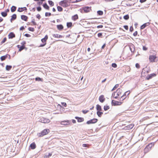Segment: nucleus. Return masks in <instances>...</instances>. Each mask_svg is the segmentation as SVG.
<instances>
[{
    "mask_svg": "<svg viewBox=\"0 0 158 158\" xmlns=\"http://www.w3.org/2000/svg\"><path fill=\"white\" fill-rule=\"evenodd\" d=\"M123 92V90L122 89L118 88L115 92L112 94V97L116 99L121 95Z\"/></svg>",
    "mask_w": 158,
    "mask_h": 158,
    "instance_id": "f257e3e1",
    "label": "nucleus"
},
{
    "mask_svg": "<svg viewBox=\"0 0 158 158\" xmlns=\"http://www.w3.org/2000/svg\"><path fill=\"white\" fill-rule=\"evenodd\" d=\"M149 60L151 63L157 62L158 61V57L156 55H150L149 56Z\"/></svg>",
    "mask_w": 158,
    "mask_h": 158,
    "instance_id": "f03ea898",
    "label": "nucleus"
},
{
    "mask_svg": "<svg viewBox=\"0 0 158 158\" xmlns=\"http://www.w3.org/2000/svg\"><path fill=\"white\" fill-rule=\"evenodd\" d=\"M59 4L64 7H66L69 6V2L67 0L61 1L59 3Z\"/></svg>",
    "mask_w": 158,
    "mask_h": 158,
    "instance_id": "7ed1b4c3",
    "label": "nucleus"
},
{
    "mask_svg": "<svg viewBox=\"0 0 158 158\" xmlns=\"http://www.w3.org/2000/svg\"><path fill=\"white\" fill-rule=\"evenodd\" d=\"M154 145L153 143H151L147 145L144 149V153L146 154L151 149L152 147Z\"/></svg>",
    "mask_w": 158,
    "mask_h": 158,
    "instance_id": "20e7f679",
    "label": "nucleus"
},
{
    "mask_svg": "<svg viewBox=\"0 0 158 158\" xmlns=\"http://www.w3.org/2000/svg\"><path fill=\"white\" fill-rule=\"evenodd\" d=\"M130 93V91H128L126 92L123 94L120 98V101H123L125 99L127 98H128L129 97V95Z\"/></svg>",
    "mask_w": 158,
    "mask_h": 158,
    "instance_id": "39448f33",
    "label": "nucleus"
},
{
    "mask_svg": "<svg viewBox=\"0 0 158 158\" xmlns=\"http://www.w3.org/2000/svg\"><path fill=\"white\" fill-rule=\"evenodd\" d=\"M81 11H84V12L87 13L90 12L92 10L91 7L85 6L83 7L81 9Z\"/></svg>",
    "mask_w": 158,
    "mask_h": 158,
    "instance_id": "423d86ee",
    "label": "nucleus"
},
{
    "mask_svg": "<svg viewBox=\"0 0 158 158\" xmlns=\"http://www.w3.org/2000/svg\"><path fill=\"white\" fill-rule=\"evenodd\" d=\"M48 39V36L47 35L45 36L44 38L41 39V42L43 43L40 45V47H43L46 44V40Z\"/></svg>",
    "mask_w": 158,
    "mask_h": 158,
    "instance_id": "0eeeda50",
    "label": "nucleus"
},
{
    "mask_svg": "<svg viewBox=\"0 0 158 158\" xmlns=\"http://www.w3.org/2000/svg\"><path fill=\"white\" fill-rule=\"evenodd\" d=\"M122 101H118L114 100H112V104L113 106H120L121 105L123 102Z\"/></svg>",
    "mask_w": 158,
    "mask_h": 158,
    "instance_id": "6e6552de",
    "label": "nucleus"
},
{
    "mask_svg": "<svg viewBox=\"0 0 158 158\" xmlns=\"http://www.w3.org/2000/svg\"><path fill=\"white\" fill-rule=\"evenodd\" d=\"M156 76V73H152L148 75L145 78V79L149 80L152 79L153 77H155Z\"/></svg>",
    "mask_w": 158,
    "mask_h": 158,
    "instance_id": "1a4fd4ad",
    "label": "nucleus"
},
{
    "mask_svg": "<svg viewBox=\"0 0 158 158\" xmlns=\"http://www.w3.org/2000/svg\"><path fill=\"white\" fill-rule=\"evenodd\" d=\"M98 121V119L96 118H93L91 119L86 122V123L88 124H94L96 123Z\"/></svg>",
    "mask_w": 158,
    "mask_h": 158,
    "instance_id": "9d476101",
    "label": "nucleus"
},
{
    "mask_svg": "<svg viewBox=\"0 0 158 158\" xmlns=\"http://www.w3.org/2000/svg\"><path fill=\"white\" fill-rule=\"evenodd\" d=\"M50 131L48 129H45L43 130L41 132L40 136H43L47 134L50 132Z\"/></svg>",
    "mask_w": 158,
    "mask_h": 158,
    "instance_id": "9b49d317",
    "label": "nucleus"
},
{
    "mask_svg": "<svg viewBox=\"0 0 158 158\" xmlns=\"http://www.w3.org/2000/svg\"><path fill=\"white\" fill-rule=\"evenodd\" d=\"M60 123L62 125H68L69 124L70 121L69 120H66L62 121L60 122Z\"/></svg>",
    "mask_w": 158,
    "mask_h": 158,
    "instance_id": "f8f14e48",
    "label": "nucleus"
},
{
    "mask_svg": "<svg viewBox=\"0 0 158 158\" xmlns=\"http://www.w3.org/2000/svg\"><path fill=\"white\" fill-rule=\"evenodd\" d=\"M40 121L43 123H48L50 122V120L48 119L42 118H41Z\"/></svg>",
    "mask_w": 158,
    "mask_h": 158,
    "instance_id": "ddd939ff",
    "label": "nucleus"
},
{
    "mask_svg": "<svg viewBox=\"0 0 158 158\" xmlns=\"http://www.w3.org/2000/svg\"><path fill=\"white\" fill-rule=\"evenodd\" d=\"M69 37L70 39H71L73 41H74L76 39V35L74 34H71L69 35Z\"/></svg>",
    "mask_w": 158,
    "mask_h": 158,
    "instance_id": "4468645a",
    "label": "nucleus"
},
{
    "mask_svg": "<svg viewBox=\"0 0 158 158\" xmlns=\"http://www.w3.org/2000/svg\"><path fill=\"white\" fill-rule=\"evenodd\" d=\"M15 34L13 32H10L8 35V38L9 39H12L15 37Z\"/></svg>",
    "mask_w": 158,
    "mask_h": 158,
    "instance_id": "2eb2a0df",
    "label": "nucleus"
},
{
    "mask_svg": "<svg viewBox=\"0 0 158 158\" xmlns=\"http://www.w3.org/2000/svg\"><path fill=\"white\" fill-rule=\"evenodd\" d=\"M150 24L149 22H148L144 23L140 27V29L141 30L143 29L146 26H148Z\"/></svg>",
    "mask_w": 158,
    "mask_h": 158,
    "instance_id": "dca6fc26",
    "label": "nucleus"
},
{
    "mask_svg": "<svg viewBox=\"0 0 158 158\" xmlns=\"http://www.w3.org/2000/svg\"><path fill=\"white\" fill-rule=\"evenodd\" d=\"M99 99L100 102L102 103L105 101V98L104 95H101L99 97Z\"/></svg>",
    "mask_w": 158,
    "mask_h": 158,
    "instance_id": "f3484780",
    "label": "nucleus"
},
{
    "mask_svg": "<svg viewBox=\"0 0 158 158\" xmlns=\"http://www.w3.org/2000/svg\"><path fill=\"white\" fill-rule=\"evenodd\" d=\"M75 118L76 119H77V122H82L84 120V118H82V117H75Z\"/></svg>",
    "mask_w": 158,
    "mask_h": 158,
    "instance_id": "a211bd4d",
    "label": "nucleus"
},
{
    "mask_svg": "<svg viewBox=\"0 0 158 158\" xmlns=\"http://www.w3.org/2000/svg\"><path fill=\"white\" fill-rule=\"evenodd\" d=\"M17 48L19 49V51H21L22 50L24 49L25 48V45L20 46V45H18L17 46Z\"/></svg>",
    "mask_w": 158,
    "mask_h": 158,
    "instance_id": "6ab92c4d",
    "label": "nucleus"
},
{
    "mask_svg": "<svg viewBox=\"0 0 158 158\" xmlns=\"http://www.w3.org/2000/svg\"><path fill=\"white\" fill-rule=\"evenodd\" d=\"M27 8L26 7L19 8L18 11L19 12H22L23 11L27 10Z\"/></svg>",
    "mask_w": 158,
    "mask_h": 158,
    "instance_id": "aec40b11",
    "label": "nucleus"
},
{
    "mask_svg": "<svg viewBox=\"0 0 158 158\" xmlns=\"http://www.w3.org/2000/svg\"><path fill=\"white\" fill-rule=\"evenodd\" d=\"M11 19L10 20L11 22H12V21L16 19L17 15L15 14H14L11 16Z\"/></svg>",
    "mask_w": 158,
    "mask_h": 158,
    "instance_id": "412c9836",
    "label": "nucleus"
},
{
    "mask_svg": "<svg viewBox=\"0 0 158 158\" xmlns=\"http://www.w3.org/2000/svg\"><path fill=\"white\" fill-rule=\"evenodd\" d=\"M130 50L132 52H133L135 51V46H134L132 44H131V45H130Z\"/></svg>",
    "mask_w": 158,
    "mask_h": 158,
    "instance_id": "4be33fe9",
    "label": "nucleus"
},
{
    "mask_svg": "<svg viewBox=\"0 0 158 158\" xmlns=\"http://www.w3.org/2000/svg\"><path fill=\"white\" fill-rule=\"evenodd\" d=\"M57 28L59 30H61L64 28V27L62 25H57Z\"/></svg>",
    "mask_w": 158,
    "mask_h": 158,
    "instance_id": "5701e85b",
    "label": "nucleus"
},
{
    "mask_svg": "<svg viewBox=\"0 0 158 158\" xmlns=\"http://www.w3.org/2000/svg\"><path fill=\"white\" fill-rule=\"evenodd\" d=\"M21 18L23 20L25 21H27L28 17L26 16L23 15L21 16Z\"/></svg>",
    "mask_w": 158,
    "mask_h": 158,
    "instance_id": "b1692460",
    "label": "nucleus"
},
{
    "mask_svg": "<svg viewBox=\"0 0 158 158\" xmlns=\"http://www.w3.org/2000/svg\"><path fill=\"white\" fill-rule=\"evenodd\" d=\"M72 19L73 21H75L78 19V17L77 15H75L72 17Z\"/></svg>",
    "mask_w": 158,
    "mask_h": 158,
    "instance_id": "393cba45",
    "label": "nucleus"
},
{
    "mask_svg": "<svg viewBox=\"0 0 158 158\" xmlns=\"http://www.w3.org/2000/svg\"><path fill=\"white\" fill-rule=\"evenodd\" d=\"M30 147L32 149H34L36 148L35 144L34 143H32L30 144Z\"/></svg>",
    "mask_w": 158,
    "mask_h": 158,
    "instance_id": "a878e982",
    "label": "nucleus"
},
{
    "mask_svg": "<svg viewBox=\"0 0 158 158\" xmlns=\"http://www.w3.org/2000/svg\"><path fill=\"white\" fill-rule=\"evenodd\" d=\"M53 36L54 37L57 38H61L62 37V35L57 34H53Z\"/></svg>",
    "mask_w": 158,
    "mask_h": 158,
    "instance_id": "bb28decb",
    "label": "nucleus"
},
{
    "mask_svg": "<svg viewBox=\"0 0 158 158\" xmlns=\"http://www.w3.org/2000/svg\"><path fill=\"white\" fill-rule=\"evenodd\" d=\"M57 8L58 11L59 12H61L63 10V8L60 6H57Z\"/></svg>",
    "mask_w": 158,
    "mask_h": 158,
    "instance_id": "cd10ccee",
    "label": "nucleus"
},
{
    "mask_svg": "<svg viewBox=\"0 0 158 158\" xmlns=\"http://www.w3.org/2000/svg\"><path fill=\"white\" fill-rule=\"evenodd\" d=\"M96 106V108L97 110H98V111H100L102 110V108L101 106L99 105H97Z\"/></svg>",
    "mask_w": 158,
    "mask_h": 158,
    "instance_id": "c85d7f7f",
    "label": "nucleus"
},
{
    "mask_svg": "<svg viewBox=\"0 0 158 158\" xmlns=\"http://www.w3.org/2000/svg\"><path fill=\"white\" fill-rule=\"evenodd\" d=\"M1 14L2 15L3 17H6L7 15V13H6V12H2L1 13Z\"/></svg>",
    "mask_w": 158,
    "mask_h": 158,
    "instance_id": "c756f323",
    "label": "nucleus"
},
{
    "mask_svg": "<svg viewBox=\"0 0 158 158\" xmlns=\"http://www.w3.org/2000/svg\"><path fill=\"white\" fill-rule=\"evenodd\" d=\"M43 6L45 9L48 10H49V7L46 3L44 4L43 5Z\"/></svg>",
    "mask_w": 158,
    "mask_h": 158,
    "instance_id": "7c9ffc66",
    "label": "nucleus"
},
{
    "mask_svg": "<svg viewBox=\"0 0 158 158\" xmlns=\"http://www.w3.org/2000/svg\"><path fill=\"white\" fill-rule=\"evenodd\" d=\"M12 67L11 65H7L6 66V70H7V71H9L10 70V69H11Z\"/></svg>",
    "mask_w": 158,
    "mask_h": 158,
    "instance_id": "2f4dec72",
    "label": "nucleus"
},
{
    "mask_svg": "<svg viewBox=\"0 0 158 158\" xmlns=\"http://www.w3.org/2000/svg\"><path fill=\"white\" fill-rule=\"evenodd\" d=\"M16 7L14 6H13L11 8V10L12 12H14L16 10Z\"/></svg>",
    "mask_w": 158,
    "mask_h": 158,
    "instance_id": "473e14b6",
    "label": "nucleus"
},
{
    "mask_svg": "<svg viewBox=\"0 0 158 158\" xmlns=\"http://www.w3.org/2000/svg\"><path fill=\"white\" fill-rule=\"evenodd\" d=\"M48 4L51 6H53L54 5V2L52 1L49 0L48 1Z\"/></svg>",
    "mask_w": 158,
    "mask_h": 158,
    "instance_id": "72a5a7b5",
    "label": "nucleus"
},
{
    "mask_svg": "<svg viewBox=\"0 0 158 158\" xmlns=\"http://www.w3.org/2000/svg\"><path fill=\"white\" fill-rule=\"evenodd\" d=\"M123 18L124 19L126 20H128L129 18V15H127L124 16L123 17Z\"/></svg>",
    "mask_w": 158,
    "mask_h": 158,
    "instance_id": "f704fd0d",
    "label": "nucleus"
},
{
    "mask_svg": "<svg viewBox=\"0 0 158 158\" xmlns=\"http://www.w3.org/2000/svg\"><path fill=\"white\" fill-rule=\"evenodd\" d=\"M72 26V22H68L67 23V26L68 27H71Z\"/></svg>",
    "mask_w": 158,
    "mask_h": 158,
    "instance_id": "c9c22d12",
    "label": "nucleus"
},
{
    "mask_svg": "<svg viewBox=\"0 0 158 158\" xmlns=\"http://www.w3.org/2000/svg\"><path fill=\"white\" fill-rule=\"evenodd\" d=\"M97 14L99 15H103V12L102 11L98 10L97 11Z\"/></svg>",
    "mask_w": 158,
    "mask_h": 158,
    "instance_id": "e433bc0d",
    "label": "nucleus"
},
{
    "mask_svg": "<svg viewBox=\"0 0 158 158\" xmlns=\"http://www.w3.org/2000/svg\"><path fill=\"white\" fill-rule=\"evenodd\" d=\"M109 108L110 107L109 106L107 105H105L104 107V109L105 111L108 110V109H109Z\"/></svg>",
    "mask_w": 158,
    "mask_h": 158,
    "instance_id": "4c0bfd02",
    "label": "nucleus"
},
{
    "mask_svg": "<svg viewBox=\"0 0 158 158\" xmlns=\"http://www.w3.org/2000/svg\"><path fill=\"white\" fill-rule=\"evenodd\" d=\"M97 114L99 117H101L103 114V113L100 111H98L97 112Z\"/></svg>",
    "mask_w": 158,
    "mask_h": 158,
    "instance_id": "58836bf2",
    "label": "nucleus"
},
{
    "mask_svg": "<svg viewBox=\"0 0 158 158\" xmlns=\"http://www.w3.org/2000/svg\"><path fill=\"white\" fill-rule=\"evenodd\" d=\"M7 56H3L1 57V59L2 61H3L5 60L6 59V58Z\"/></svg>",
    "mask_w": 158,
    "mask_h": 158,
    "instance_id": "ea45409f",
    "label": "nucleus"
},
{
    "mask_svg": "<svg viewBox=\"0 0 158 158\" xmlns=\"http://www.w3.org/2000/svg\"><path fill=\"white\" fill-rule=\"evenodd\" d=\"M119 86V85L118 84H117L115 85L114 87L113 88L112 90H115L116 89H117Z\"/></svg>",
    "mask_w": 158,
    "mask_h": 158,
    "instance_id": "a19ab883",
    "label": "nucleus"
},
{
    "mask_svg": "<svg viewBox=\"0 0 158 158\" xmlns=\"http://www.w3.org/2000/svg\"><path fill=\"white\" fill-rule=\"evenodd\" d=\"M28 30L29 31H34V28L32 27H29L28 28Z\"/></svg>",
    "mask_w": 158,
    "mask_h": 158,
    "instance_id": "79ce46f5",
    "label": "nucleus"
},
{
    "mask_svg": "<svg viewBox=\"0 0 158 158\" xmlns=\"http://www.w3.org/2000/svg\"><path fill=\"white\" fill-rule=\"evenodd\" d=\"M134 126V125L133 124H131L129 125H128L127 127L128 128H130V129L132 128Z\"/></svg>",
    "mask_w": 158,
    "mask_h": 158,
    "instance_id": "37998d69",
    "label": "nucleus"
},
{
    "mask_svg": "<svg viewBox=\"0 0 158 158\" xmlns=\"http://www.w3.org/2000/svg\"><path fill=\"white\" fill-rule=\"evenodd\" d=\"M45 15L46 16H50L51 15V14L50 13L46 12Z\"/></svg>",
    "mask_w": 158,
    "mask_h": 158,
    "instance_id": "c03bdc74",
    "label": "nucleus"
},
{
    "mask_svg": "<svg viewBox=\"0 0 158 158\" xmlns=\"http://www.w3.org/2000/svg\"><path fill=\"white\" fill-rule=\"evenodd\" d=\"M140 65L139 63L135 64V67L137 69H139L140 68Z\"/></svg>",
    "mask_w": 158,
    "mask_h": 158,
    "instance_id": "a18cd8bd",
    "label": "nucleus"
},
{
    "mask_svg": "<svg viewBox=\"0 0 158 158\" xmlns=\"http://www.w3.org/2000/svg\"><path fill=\"white\" fill-rule=\"evenodd\" d=\"M112 66L113 68H115L117 67V65L116 64H115V63H113L112 64Z\"/></svg>",
    "mask_w": 158,
    "mask_h": 158,
    "instance_id": "49530a36",
    "label": "nucleus"
},
{
    "mask_svg": "<svg viewBox=\"0 0 158 158\" xmlns=\"http://www.w3.org/2000/svg\"><path fill=\"white\" fill-rule=\"evenodd\" d=\"M89 112L88 110H82V113L84 114H85Z\"/></svg>",
    "mask_w": 158,
    "mask_h": 158,
    "instance_id": "de8ad7c7",
    "label": "nucleus"
},
{
    "mask_svg": "<svg viewBox=\"0 0 158 158\" xmlns=\"http://www.w3.org/2000/svg\"><path fill=\"white\" fill-rule=\"evenodd\" d=\"M6 37L4 38L2 40L1 42L2 44H3L5 43L6 40Z\"/></svg>",
    "mask_w": 158,
    "mask_h": 158,
    "instance_id": "09e8293b",
    "label": "nucleus"
},
{
    "mask_svg": "<svg viewBox=\"0 0 158 158\" xmlns=\"http://www.w3.org/2000/svg\"><path fill=\"white\" fill-rule=\"evenodd\" d=\"M102 33H99L98 34V36L99 37H102Z\"/></svg>",
    "mask_w": 158,
    "mask_h": 158,
    "instance_id": "8fccbe9b",
    "label": "nucleus"
},
{
    "mask_svg": "<svg viewBox=\"0 0 158 158\" xmlns=\"http://www.w3.org/2000/svg\"><path fill=\"white\" fill-rule=\"evenodd\" d=\"M82 146L84 147H89V145L86 144H83Z\"/></svg>",
    "mask_w": 158,
    "mask_h": 158,
    "instance_id": "3c124183",
    "label": "nucleus"
},
{
    "mask_svg": "<svg viewBox=\"0 0 158 158\" xmlns=\"http://www.w3.org/2000/svg\"><path fill=\"white\" fill-rule=\"evenodd\" d=\"M138 34V32L137 31H135L133 34V35L134 36H137V35Z\"/></svg>",
    "mask_w": 158,
    "mask_h": 158,
    "instance_id": "603ef678",
    "label": "nucleus"
},
{
    "mask_svg": "<svg viewBox=\"0 0 158 158\" xmlns=\"http://www.w3.org/2000/svg\"><path fill=\"white\" fill-rule=\"evenodd\" d=\"M133 30H134V29H133V28L132 26L130 27V31L131 32H132V31H133Z\"/></svg>",
    "mask_w": 158,
    "mask_h": 158,
    "instance_id": "864d4df0",
    "label": "nucleus"
},
{
    "mask_svg": "<svg viewBox=\"0 0 158 158\" xmlns=\"http://www.w3.org/2000/svg\"><path fill=\"white\" fill-rule=\"evenodd\" d=\"M61 104L63 106H64L65 107H66L67 106V104L65 102H62Z\"/></svg>",
    "mask_w": 158,
    "mask_h": 158,
    "instance_id": "5fc2aeb1",
    "label": "nucleus"
},
{
    "mask_svg": "<svg viewBox=\"0 0 158 158\" xmlns=\"http://www.w3.org/2000/svg\"><path fill=\"white\" fill-rule=\"evenodd\" d=\"M123 27H124V28L126 30H127L128 29V26L125 25V26H124Z\"/></svg>",
    "mask_w": 158,
    "mask_h": 158,
    "instance_id": "6e6d98bb",
    "label": "nucleus"
},
{
    "mask_svg": "<svg viewBox=\"0 0 158 158\" xmlns=\"http://www.w3.org/2000/svg\"><path fill=\"white\" fill-rule=\"evenodd\" d=\"M143 50L146 51L148 49V48L145 46H143Z\"/></svg>",
    "mask_w": 158,
    "mask_h": 158,
    "instance_id": "4d7b16f0",
    "label": "nucleus"
},
{
    "mask_svg": "<svg viewBox=\"0 0 158 158\" xmlns=\"http://www.w3.org/2000/svg\"><path fill=\"white\" fill-rule=\"evenodd\" d=\"M24 36L27 37H30L31 36V35L28 34H26L24 35Z\"/></svg>",
    "mask_w": 158,
    "mask_h": 158,
    "instance_id": "13d9d810",
    "label": "nucleus"
},
{
    "mask_svg": "<svg viewBox=\"0 0 158 158\" xmlns=\"http://www.w3.org/2000/svg\"><path fill=\"white\" fill-rule=\"evenodd\" d=\"M26 44V42L25 41H23L21 43V44L22 45H25Z\"/></svg>",
    "mask_w": 158,
    "mask_h": 158,
    "instance_id": "bf43d9fd",
    "label": "nucleus"
},
{
    "mask_svg": "<svg viewBox=\"0 0 158 158\" xmlns=\"http://www.w3.org/2000/svg\"><path fill=\"white\" fill-rule=\"evenodd\" d=\"M103 27V25H99V26H97V27L98 28H102Z\"/></svg>",
    "mask_w": 158,
    "mask_h": 158,
    "instance_id": "052dcab7",
    "label": "nucleus"
},
{
    "mask_svg": "<svg viewBox=\"0 0 158 158\" xmlns=\"http://www.w3.org/2000/svg\"><path fill=\"white\" fill-rule=\"evenodd\" d=\"M24 29H25V28L23 26H22V27H21L20 28V30H23Z\"/></svg>",
    "mask_w": 158,
    "mask_h": 158,
    "instance_id": "680f3d73",
    "label": "nucleus"
},
{
    "mask_svg": "<svg viewBox=\"0 0 158 158\" xmlns=\"http://www.w3.org/2000/svg\"><path fill=\"white\" fill-rule=\"evenodd\" d=\"M147 0H140V2L142 3L145 2Z\"/></svg>",
    "mask_w": 158,
    "mask_h": 158,
    "instance_id": "e2e57ef3",
    "label": "nucleus"
},
{
    "mask_svg": "<svg viewBox=\"0 0 158 158\" xmlns=\"http://www.w3.org/2000/svg\"><path fill=\"white\" fill-rule=\"evenodd\" d=\"M3 19L1 17H0V23L3 21Z\"/></svg>",
    "mask_w": 158,
    "mask_h": 158,
    "instance_id": "0e129e2a",
    "label": "nucleus"
},
{
    "mask_svg": "<svg viewBox=\"0 0 158 158\" xmlns=\"http://www.w3.org/2000/svg\"><path fill=\"white\" fill-rule=\"evenodd\" d=\"M106 46V44H104L102 46V48L104 49Z\"/></svg>",
    "mask_w": 158,
    "mask_h": 158,
    "instance_id": "69168bd1",
    "label": "nucleus"
},
{
    "mask_svg": "<svg viewBox=\"0 0 158 158\" xmlns=\"http://www.w3.org/2000/svg\"><path fill=\"white\" fill-rule=\"evenodd\" d=\"M31 22L33 23V24L34 25H35L36 24V23L34 21H32Z\"/></svg>",
    "mask_w": 158,
    "mask_h": 158,
    "instance_id": "338daca9",
    "label": "nucleus"
},
{
    "mask_svg": "<svg viewBox=\"0 0 158 158\" xmlns=\"http://www.w3.org/2000/svg\"><path fill=\"white\" fill-rule=\"evenodd\" d=\"M72 122L73 123H76V121L74 119H73L72 120Z\"/></svg>",
    "mask_w": 158,
    "mask_h": 158,
    "instance_id": "774afa93",
    "label": "nucleus"
}]
</instances>
